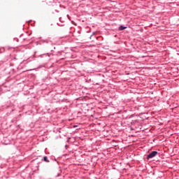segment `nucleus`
Segmentation results:
<instances>
[{
	"label": "nucleus",
	"mask_w": 179,
	"mask_h": 179,
	"mask_svg": "<svg viewBox=\"0 0 179 179\" xmlns=\"http://www.w3.org/2000/svg\"><path fill=\"white\" fill-rule=\"evenodd\" d=\"M157 155V151H152V153L149 154L148 156H147V159H152L153 157H155V156Z\"/></svg>",
	"instance_id": "f257e3e1"
},
{
	"label": "nucleus",
	"mask_w": 179,
	"mask_h": 179,
	"mask_svg": "<svg viewBox=\"0 0 179 179\" xmlns=\"http://www.w3.org/2000/svg\"><path fill=\"white\" fill-rule=\"evenodd\" d=\"M125 29H127V27H125L122 25L119 27V30H125Z\"/></svg>",
	"instance_id": "f03ea898"
},
{
	"label": "nucleus",
	"mask_w": 179,
	"mask_h": 179,
	"mask_svg": "<svg viewBox=\"0 0 179 179\" xmlns=\"http://www.w3.org/2000/svg\"><path fill=\"white\" fill-rule=\"evenodd\" d=\"M43 160L45 162H48V163L49 162L48 158L47 157H43Z\"/></svg>",
	"instance_id": "7ed1b4c3"
},
{
	"label": "nucleus",
	"mask_w": 179,
	"mask_h": 179,
	"mask_svg": "<svg viewBox=\"0 0 179 179\" xmlns=\"http://www.w3.org/2000/svg\"><path fill=\"white\" fill-rule=\"evenodd\" d=\"M73 127L75 128V127H76V126H73Z\"/></svg>",
	"instance_id": "20e7f679"
}]
</instances>
